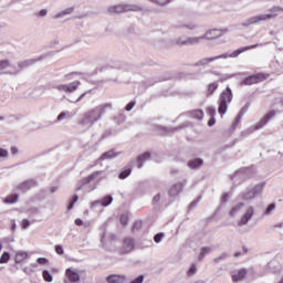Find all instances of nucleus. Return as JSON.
Masks as SVG:
<instances>
[{"mask_svg":"<svg viewBox=\"0 0 283 283\" xmlns=\"http://www.w3.org/2000/svg\"><path fill=\"white\" fill-rule=\"evenodd\" d=\"M233 101V93L231 92V87H227L224 91L221 92L218 99V113L220 116H223L227 114V111L229 109V104Z\"/></svg>","mask_w":283,"mask_h":283,"instance_id":"1","label":"nucleus"},{"mask_svg":"<svg viewBox=\"0 0 283 283\" xmlns=\"http://www.w3.org/2000/svg\"><path fill=\"white\" fill-rule=\"evenodd\" d=\"M269 12L270 13L251 17L249 19L250 25L254 23H260V21H269L271 19H275V17H277V12H283V8L280 6H274L271 9H269Z\"/></svg>","mask_w":283,"mask_h":283,"instance_id":"2","label":"nucleus"},{"mask_svg":"<svg viewBox=\"0 0 283 283\" xmlns=\"http://www.w3.org/2000/svg\"><path fill=\"white\" fill-rule=\"evenodd\" d=\"M247 50H249V46L240 48V49L235 50L234 52H232L230 55L221 54V55L213 56V57H205L198 62V65H209V63H213V61H218V59H229V56H230V59H235L237 56H240V54H242V52H247Z\"/></svg>","mask_w":283,"mask_h":283,"instance_id":"3","label":"nucleus"},{"mask_svg":"<svg viewBox=\"0 0 283 283\" xmlns=\"http://www.w3.org/2000/svg\"><path fill=\"white\" fill-rule=\"evenodd\" d=\"M140 7L134 4H116L108 9L111 14H123V12H140Z\"/></svg>","mask_w":283,"mask_h":283,"instance_id":"4","label":"nucleus"},{"mask_svg":"<svg viewBox=\"0 0 283 283\" xmlns=\"http://www.w3.org/2000/svg\"><path fill=\"white\" fill-rule=\"evenodd\" d=\"M276 114L277 112H275V109L269 111L252 128H250V132H258V129H262V127L269 125V120H271V118H275Z\"/></svg>","mask_w":283,"mask_h":283,"instance_id":"5","label":"nucleus"},{"mask_svg":"<svg viewBox=\"0 0 283 283\" xmlns=\"http://www.w3.org/2000/svg\"><path fill=\"white\" fill-rule=\"evenodd\" d=\"M101 174H102V171H94L91 175H88L87 177L80 180L76 186V191H81V189H83V187L90 185V182H94V180H96V178H98V176H101Z\"/></svg>","mask_w":283,"mask_h":283,"instance_id":"6","label":"nucleus"},{"mask_svg":"<svg viewBox=\"0 0 283 283\" xmlns=\"http://www.w3.org/2000/svg\"><path fill=\"white\" fill-rule=\"evenodd\" d=\"M229 32V29H211L205 34V39L209 41H213V39H220V36H224Z\"/></svg>","mask_w":283,"mask_h":283,"instance_id":"7","label":"nucleus"},{"mask_svg":"<svg viewBox=\"0 0 283 283\" xmlns=\"http://www.w3.org/2000/svg\"><path fill=\"white\" fill-rule=\"evenodd\" d=\"M78 85H81L80 81H74L70 84H60L56 86L59 92H65L66 94H72V92H76L78 90Z\"/></svg>","mask_w":283,"mask_h":283,"instance_id":"8","label":"nucleus"},{"mask_svg":"<svg viewBox=\"0 0 283 283\" xmlns=\"http://www.w3.org/2000/svg\"><path fill=\"white\" fill-rule=\"evenodd\" d=\"M266 187V182H260L254 185L250 190H249V200H255L256 196H260L262 191H264V188Z\"/></svg>","mask_w":283,"mask_h":283,"instance_id":"9","label":"nucleus"},{"mask_svg":"<svg viewBox=\"0 0 283 283\" xmlns=\"http://www.w3.org/2000/svg\"><path fill=\"white\" fill-rule=\"evenodd\" d=\"M65 276L66 280L64 281V283H78L81 282V274H78V272L72 270V269H66L65 270Z\"/></svg>","mask_w":283,"mask_h":283,"instance_id":"10","label":"nucleus"},{"mask_svg":"<svg viewBox=\"0 0 283 283\" xmlns=\"http://www.w3.org/2000/svg\"><path fill=\"white\" fill-rule=\"evenodd\" d=\"M132 251H134V239L132 238L124 239L123 245L119 249V255L132 253Z\"/></svg>","mask_w":283,"mask_h":283,"instance_id":"11","label":"nucleus"},{"mask_svg":"<svg viewBox=\"0 0 283 283\" xmlns=\"http://www.w3.org/2000/svg\"><path fill=\"white\" fill-rule=\"evenodd\" d=\"M271 74L265 73H255L252 75H249V85H255V83H262V81H266Z\"/></svg>","mask_w":283,"mask_h":283,"instance_id":"12","label":"nucleus"},{"mask_svg":"<svg viewBox=\"0 0 283 283\" xmlns=\"http://www.w3.org/2000/svg\"><path fill=\"white\" fill-rule=\"evenodd\" d=\"M33 187H36V181L34 179H28L18 185L17 189L25 193V191H30Z\"/></svg>","mask_w":283,"mask_h":283,"instance_id":"13","label":"nucleus"},{"mask_svg":"<svg viewBox=\"0 0 283 283\" xmlns=\"http://www.w3.org/2000/svg\"><path fill=\"white\" fill-rule=\"evenodd\" d=\"M232 282H241V280H244L247 277V270L241 269L231 275Z\"/></svg>","mask_w":283,"mask_h":283,"instance_id":"14","label":"nucleus"},{"mask_svg":"<svg viewBox=\"0 0 283 283\" xmlns=\"http://www.w3.org/2000/svg\"><path fill=\"white\" fill-rule=\"evenodd\" d=\"M181 191H182V184H180V182L175 184L169 189V197L170 198H176V196H179Z\"/></svg>","mask_w":283,"mask_h":283,"instance_id":"15","label":"nucleus"},{"mask_svg":"<svg viewBox=\"0 0 283 283\" xmlns=\"http://www.w3.org/2000/svg\"><path fill=\"white\" fill-rule=\"evenodd\" d=\"M126 277L118 274H112L107 276L106 281L108 283H125Z\"/></svg>","mask_w":283,"mask_h":283,"instance_id":"16","label":"nucleus"},{"mask_svg":"<svg viewBox=\"0 0 283 283\" xmlns=\"http://www.w3.org/2000/svg\"><path fill=\"white\" fill-rule=\"evenodd\" d=\"M98 118H101V115H96V111L95 109L90 111L85 115V120H88V123H96V120H98Z\"/></svg>","mask_w":283,"mask_h":283,"instance_id":"17","label":"nucleus"},{"mask_svg":"<svg viewBox=\"0 0 283 283\" xmlns=\"http://www.w3.org/2000/svg\"><path fill=\"white\" fill-rule=\"evenodd\" d=\"M149 158H151V155L149 153H144V154L139 155L137 157L138 169H140L143 167V163H145V160H149Z\"/></svg>","mask_w":283,"mask_h":283,"instance_id":"18","label":"nucleus"},{"mask_svg":"<svg viewBox=\"0 0 283 283\" xmlns=\"http://www.w3.org/2000/svg\"><path fill=\"white\" fill-rule=\"evenodd\" d=\"M28 260V252L19 251L15 253V264H21V262H25Z\"/></svg>","mask_w":283,"mask_h":283,"instance_id":"19","label":"nucleus"},{"mask_svg":"<svg viewBox=\"0 0 283 283\" xmlns=\"http://www.w3.org/2000/svg\"><path fill=\"white\" fill-rule=\"evenodd\" d=\"M201 39L202 38H188L182 42L177 41V45H193V43H198Z\"/></svg>","mask_w":283,"mask_h":283,"instance_id":"20","label":"nucleus"},{"mask_svg":"<svg viewBox=\"0 0 283 283\" xmlns=\"http://www.w3.org/2000/svg\"><path fill=\"white\" fill-rule=\"evenodd\" d=\"M202 159L197 158V159H192L190 161H188V167H190V169H198V167H202Z\"/></svg>","mask_w":283,"mask_h":283,"instance_id":"21","label":"nucleus"},{"mask_svg":"<svg viewBox=\"0 0 283 283\" xmlns=\"http://www.w3.org/2000/svg\"><path fill=\"white\" fill-rule=\"evenodd\" d=\"M190 116H192V118H197L198 120H202V118H205V112L202 109H193L190 112Z\"/></svg>","mask_w":283,"mask_h":283,"instance_id":"22","label":"nucleus"},{"mask_svg":"<svg viewBox=\"0 0 283 283\" xmlns=\"http://www.w3.org/2000/svg\"><path fill=\"white\" fill-rule=\"evenodd\" d=\"M244 211V203H239L230 210V216H235V213H242Z\"/></svg>","mask_w":283,"mask_h":283,"instance_id":"23","label":"nucleus"},{"mask_svg":"<svg viewBox=\"0 0 283 283\" xmlns=\"http://www.w3.org/2000/svg\"><path fill=\"white\" fill-rule=\"evenodd\" d=\"M218 90V82L210 83L207 88V96L213 95V92Z\"/></svg>","mask_w":283,"mask_h":283,"instance_id":"24","label":"nucleus"},{"mask_svg":"<svg viewBox=\"0 0 283 283\" xmlns=\"http://www.w3.org/2000/svg\"><path fill=\"white\" fill-rule=\"evenodd\" d=\"M19 200V195L13 193V195H9L6 199L4 202L9 203V205H14V202H17Z\"/></svg>","mask_w":283,"mask_h":283,"instance_id":"25","label":"nucleus"},{"mask_svg":"<svg viewBox=\"0 0 283 283\" xmlns=\"http://www.w3.org/2000/svg\"><path fill=\"white\" fill-rule=\"evenodd\" d=\"M142 229H143V221L142 220H137L133 223V227H132L133 233L136 232V231H140Z\"/></svg>","mask_w":283,"mask_h":283,"instance_id":"26","label":"nucleus"},{"mask_svg":"<svg viewBox=\"0 0 283 283\" xmlns=\"http://www.w3.org/2000/svg\"><path fill=\"white\" fill-rule=\"evenodd\" d=\"M114 201V198L112 196H106L101 200L102 207H109V203Z\"/></svg>","mask_w":283,"mask_h":283,"instance_id":"27","label":"nucleus"},{"mask_svg":"<svg viewBox=\"0 0 283 283\" xmlns=\"http://www.w3.org/2000/svg\"><path fill=\"white\" fill-rule=\"evenodd\" d=\"M119 221H120V224L123 227H127L128 222H129V214L127 213H124L119 217Z\"/></svg>","mask_w":283,"mask_h":283,"instance_id":"28","label":"nucleus"},{"mask_svg":"<svg viewBox=\"0 0 283 283\" xmlns=\"http://www.w3.org/2000/svg\"><path fill=\"white\" fill-rule=\"evenodd\" d=\"M275 211V202L270 203L264 211V216H271Z\"/></svg>","mask_w":283,"mask_h":283,"instance_id":"29","label":"nucleus"},{"mask_svg":"<svg viewBox=\"0 0 283 283\" xmlns=\"http://www.w3.org/2000/svg\"><path fill=\"white\" fill-rule=\"evenodd\" d=\"M42 277H43L44 282H52V280H53L52 274H50V271H48V270H44L42 272Z\"/></svg>","mask_w":283,"mask_h":283,"instance_id":"30","label":"nucleus"},{"mask_svg":"<svg viewBox=\"0 0 283 283\" xmlns=\"http://www.w3.org/2000/svg\"><path fill=\"white\" fill-rule=\"evenodd\" d=\"M10 262V253L4 252L0 258V264H8Z\"/></svg>","mask_w":283,"mask_h":283,"instance_id":"31","label":"nucleus"},{"mask_svg":"<svg viewBox=\"0 0 283 283\" xmlns=\"http://www.w3.org/2000/svg\"><path fill=\"white\" fill-rule=\"evenodd\" d=\"M249 222V212H245L244 216L241 217V219L238 222L239 227H242Z\"/></svg>","mask_w":283,"mask_h":283,"instance_id":"32","label":"nucleus"},{"mask_svg":"<svg viewBox=\"0 0 283 283\" xmlns=\"http://www.w3.org/2000/svg\"><path fill=\"white\" fill-rule=\"evenodd\" d=\"M132 174V169H126V170H123L120 174H119V179L120 180H125V178H127L129 175Z\"/></svg>","mask_w":283,"mask_h":283,"instance_id":"33","label":"nucleus"},{"mask_svg":"<svg viewBox=\"0 0 283 283\" xmlns=\"http://www.w3.org/2000/svg\"><path fill=\"white\" fill-rule=\"evenodd\" d=\"M76 202H78V196L75 195L69 203V211H71V209H74V205H76Z\"/></svg>","mask_w":283,"mask_h":283,"instance_id":"34","label":"nucleus"},{"mask_svg":"<svg viewBox=\"0 0 283 283\" xmlns=\"http://www.w3.org/2000/svg\"><path fill=\"white\" fill-rule=\"evenodd\" d=\"M7 67H10V61L9 60H2L0 61V72L2 70H6Z\"/></svg>","mask_w":283,"mask_h":283,"instance_id":"35","label":"nucleus"},{"mask_svg":"<svg viewBox=\"0 0 283 283\" xmlns=\"http://www.w3.org/2000/svg\"><path fill=\"white\" fill-rule=\"evenodd\" d=\"M249 273L252 280H255V277H260V274H258V270H255V268H250Z\"/></svg>","mask_w":283,"mask_h":283,"instance_id":"36","label":"nucleus"},{"mask_svg":"<svg viewBox=\"0 0 283 283\" xmlns=\"http://www.w3.org/2000/svg\"><path fill=\"white\" fill-rule=\"evenodd\" d=\"M108 158H114V151L109 150L102 155V160H107Z\"/></svg>","mask_w":283,"mask_h":283,"instance_id":"37","label":"nucleus"},{"mask_svg":"<svg viewBox=\"0 0 283 283\" xmlns=\"http://www.w3.org/2000/svg\"><path fill=\"white\" fill-rule=\"evenodd\" d=\"M211 251V249L209 248H201V252L199 254V260H202V258H205V255H207V253H209Z\"/></svg>","mask_w":283,"mask_h":283,"instance_id":"38","label":"nucleus"},{"mask_svg":"<svg viewBox=\"0 0 283 283\" xmlns=\"http://www.w3.org/2000/svg\"><path fill=\"white\" fill-rule=\"evenodd\" d=\"M163 238H165V233H163V232L157 233V234L154 237V241L158 244V242H161V241H163Z\"/></svg>","mask_w":283,"mask_h":283,"instance_id":"39","label":"nucleus"},{"mask_svg":"<svg viewBox=\"0 0 283 283\" xmlns=\"http://www.w3.org/2000/svg\"><path fill=\"white\" fill-rule=\"evenodd\" d=\"M207 114L210 116V118L216 117V109L212 106H209L207 108Z\"/></svg>","mask_w":283,"mask_h":283,"instance_id":"40","label":"nucleus"},{"mask_svg":"<svg viewBox=\"0 0 283 283\" xmlns=\"http://www.w3.org/2000/svg\"><path fill=\"white\" fill-rule=\"evenodd\" d=\"M55 253H57V255H63L65 252L63 250L62 245H55Z\"/></svg>","mask_w":283,"mask_h":283,"instance_id":"41","label":"nucleus"},{"mask_svg":"<svg viewBox=\"0 0 283 283\" xmlns=\"http://www.w3.org/2000/svg\"><path fill=\"white\" fill-rule=\"evenodd\" d=\"M136 105V102H130L126 105V112H132Z\"/></svg>","mask_w":283,"mask_h":283,"instance_id":"42","label":"nucleus"},{"mask_svg":"<svg viewBox=\"0 0 283 283\" xmlns=\"http://www.w3.org/2000/svg\"><path fill=\"white\" fill-rule=\"evenodd\" d=\"M36 262H38V264H42V265H44V264H48V259H45V258H38L36 259Z\"/></svg>","mask_w":283,"mask_h":283,"instance_id":"43","label":"nucleus"},{"mask_svg":"<svg viewBox=\"0 0 283 283\" xmlns=\"http://www.w3.org/2000/svg\"><path fill=\"white\" fill-rule=\"evenodd\" d=\"M21 227H22V229H28V227H30V221L28 219H23Z\"/></svg>","mask_w":283,"mask_h":283,"instance_id":"44","label":"nucleus"},{"mask_svg":"<svg viewBox=\"0 0 283 283\" xmlns=\"http://www.w3.org/2000/svg\"><path fill=\"white\" fill-rule=\"evenodd\" d=\"M197 269H196V264H192L190 266V269L188 270V275H193L196 273Z\"/></svg>","mask_w":283,"mask_h":283,"instance_id":"45","label":"nucleus"},{"mask_svg":"<svg viewBox=\"0 0 283 283\" xmlns=\"http://www.w3.org/2000/svg\"><path fill=\"white\" fill-rule=\"evenodd\" d=\"M0 158H8V150L0 148Z\"/></svg>","mask_w":283,"mask_h":283,"instance_id":"46","label":"nucleus"},{"mask_svg":"<svg viewBox=\"0 0 283 283\" xmlns=\"http://www.w3.org/2000/svg\"><path fill=\"white\" fill-rule=\"evenodd\" d=\"M145 280V276L139 275L137 279H135L134 281H132L130 283H143Z\"/></svg>","mask_w":283,"mask_h":283,"instance_id":"47","label":"nucleus"},{"mask_svg":"<svg viewBox=\"0 0 283 283\" xmlns=\"http://www.w3.org/2000/svg\"><path fill=\"white\" fill-rule=\"evenodd\" d=\"M158 202H160V193L156 195V196L153 198V203H154V205H158Z\"/></svg>","mask_w":283,"mask_h":283,"instance_id":"48","label":"nucleus"},{"mask_svg":"<svg viewBox=\"0 0 283 283\" xmlns=\"http://www.w3.org/2000/svg\"><path fill=\"white\" fill-rule=\"evenodd\" d=\"M208 125L209 127H213V125H216V117H212L208 120Z\"/></svg>","mask_w":283,"mask_h":283,"instance_id":"49","label":"nucleus"},{"mask_svg":"<svg viewBox=\"0 0 283 283\" xmlns=\"http://www.w3.org/2000/svg\"><path fill=\"white\" fill-rule=\"evenodd\" d=\"M253 213H254L253 207H249V220L253 218Z\"/></svg>","mask_w":283,"mask_h":283,"instance_id":"50","label":"nucleus"},{"mask_svg":"<svg viewBox=\"0 0 283 283\" xmlns=\"http://www.w3.org/2000/svg\"><path fill=\"white\" fill-rule=\"evenodd\" d=\"M65 116H66L65 112L60 113L57 116V120H63V118H65Z\"/></svg>","mask_w":283,"mask_h":283,"instance_id":"51","label":"nucleus"},{"mask_svg":"<svg viewBox=\"0 0 283 283\" xmlns=\"http://www.w3.org/2000/svg\"><path fill=\"white\" fill-rule=\"evenodd\" d=\"M75 224H76V227H83V220H81V219H75Z\"/></svg>","mask_w":283,"mask_h":283,"instance_id":"52","label":"nucleus"},{"mask_svg":"<svg viewBox=\"0 0 283 283\" xmlns=\"http://www.w3.org/2000/svg\"><path fill=\"white\" fill-rule=\"evenodd\" d=\"M45 14H48V10L42 9L39 13L40 17H45Z\"/></svg>","mask_w":283,"mask_h":283,"instance_id":"53","label":"nucleus"},{"mask_svg":"<svg viewBox=\"0 0 283 283\" xmlns=\"http://www.w3.org/2000/svg\"><path fill=\"white\" fill-rule=\"evenodd\" d=\"M222 200H223V202H227V200H229V193H224L222 196Z\"/></svg>","mask_w":283,"mask_h":283,"instance_id":"54","label":"nucleus"},{"mask_svg":"<svg viewBox=\"0 0 283 283\" xmlns=\"http://www.w3.org/2000/svg\"><path fill=\"white\" fill-rule=\"evenodd\" d=\"M244 114H247V111H245V109H242V111L239 113L238 118H242V116H243Z\"/></svg>","mask_w":283,"mask_h":283,"instance_id":"55","label":"nucleus"},{"mask_svg":"<svg viewBox=\"0 0 283 283\" xmlns=\"http://www.w3.org/2000/svg\"><path fill=\"white\" fill-rule=\"evenodd\" d=\"M11 154H19V149H17V147H12L11 148Z\"/></svg>","mask_w":283,"mask_h":283,"instance_id":"56","label":"nucleus"},{"mask_svg":"<svg viewBox=\"0 0 283 283\" xmlns=\"http://www.w3.org/2000/svg\"><path fill=\"white\" fill-rule=\"evenodd\" d=\"M241 85H249V77H245V78L243 80V82L241 83Z\"/></svg>","mask_w":283,"mask_h":283,"instance_id":"57","label":"nucleus"},{"mask_svg":"<svg viewBox=\"0 0 283 283\" xmlns=\"http://www.w3.org/2000/svg\"><path fill=\"white\" fill-rule=\"evenodd\" d=\"M259 44H251L249 45V50H255V48H258Z\"/></svg>","mask_w":283,"mask_h":283,"instance_id":"58","label":"nucleus"},{"mask_svg":"<svg viewBox=\"0 0 283 283\" xmlns=\"http://www.w3.org/2000/svg\"><path fill=\"white\" fill-rule=\"evenodd\" d=\"M74 11V9L73 8H71V9H66V11L64 12V14H70L71 12H73Z\"/></svg>","mask_w":283,"mask_h":283,"instance_id":"59","label":"nucleus"},{"mask_svg":"<svg viewBox=\"0 0 283 283\" xmlns=\"http://www.w3.org/2000/svg\"><path fill=\"white\" fill-rule=\"evenodd\" d=\"M274 227H275V228H280V229H282L283 223H277V224H275Z\"/></svg>","mask_w":283,"mask_h":283,"instance_id":"60","label":"nucleus"},{"mask_svg":"<svg viewBox=\"0 0 283 283\" xmlns=\"http://www.w3.org/2000/svg\"><path fill=\"white\" fill-rule=\"evenodd\" d=\"M103 107H104V108H105V107H112V105H111V104H105Z\"/></svg>","mask_w":283,"mask_h":283,"instance_id":"61","label":"nucleus"},{"mask_svg":"<svg viewBox=\"0 0 283 283\" xmlns=\"http://www.w3.org/2000/svg\"><path fill=\"white\" fill-rule=\"evenodd\" d=\"M249 171H250V174H251V171H253V166H251V167L249 168Z\"/></svg>","mask_w":283,"mask_h":283,"instance_id":"62","label":"nucleus"},{"mask_svg":"<svg viewBox=\"0 0 283 283\" xmlns=\"http://www.w3.org/2000/svg\"><path fill=\"white\" fill-rule=\"evenodd\" d=\"M83 96H85V94L81 95V97L78 98V101H81V98H83Z\"/></svg>","mask_w":283,"mask_h":283,"instance_id":"63","label":"nucleus"},{"mask_svg":"<svg viewBox=\"0 0 283 283\" xmlns=\"http://www.w3.org/2000/svg\"><path fill=\"white\" fill-rule=\"evenodd\" d=\"M281 105L283 106V98L281 99Z\"/></svg>","mask_w":283,"mask_h":283,"instance_id":"64","label":"nucleus"}]
</instances>
